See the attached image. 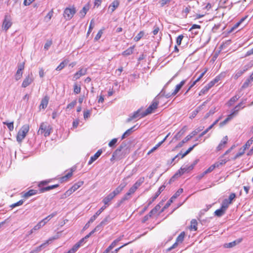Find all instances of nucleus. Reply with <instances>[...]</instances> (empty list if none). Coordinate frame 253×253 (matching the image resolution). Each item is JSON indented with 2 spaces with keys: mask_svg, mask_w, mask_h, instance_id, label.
I'll list each match as a JSON object with an SVG mask.
<instances>
[{
  "mask_svg": "<svg viewBox=\"0 0 253 253\" xmlns=\"http://www.w3.org/2000/svg\"><path fill=\"white\" fill-rule=\"evenodd\" d=\"M143 114V112H141V109H139L136 111L134 112L133 114H130L129 116V117L126 120V122L128 123L134 119L144 117L145 116H142Z\"/></svg>",
  "mask_w": 253,
  "mask_h": 253,
  "instance_id": "obj_7",
  "label": "nucleus"
},
{
  "mask_svg": "<svg viewBox=\"0 0 253 253\" xmlns=\"http://www.w3.org/2000/svg\"><path fill=\"white\" fill-rule=\"evenodd\" d=\"M186 81V80H183L178 84L176 85L174 90L172 92V95H173V96L175 95L178 93V92L180 90L181 87L185 84Z\"/></svg>",
  "mask_w": 253,
  "mask_h": 253,
  "instance_id": "obj_16",
  "label": "nucleus"
},
{
  "mask_svg": "<svg viewBox=\"0 0 253 253\" xmlns=\"http://www.w3.org/2000/svg\"><path fill=\"white\" fill-rule=\"evenodd\" d=\"M161 143H158L157 145H156L155 146H154L153 148H152L148 153L147 155H149L154 151H155L156 150H157L160 146H161Z\"/></svg>",
  "mask_w": 253,
  "mask_h": 253,
  "instance_id": "obj_59",
  "label": "nucleus"
},
{
  "mask_svg": "<svg viewBox=\"0 0 253 253\" xmlns=\"http://www.w3.org/2000/svg\"><path fill=\"white\" fill-rule=\"evenodd\" d=\"M57 213L56 212H53L51 214H49L47 216H46L45 218L42 220V221L44 222V225L48 221H49L52 217L55 216L56 215Z\"/></svg>",
  "mask_w": 253,
  "mask_h": 253,
  "instance_id": "obj_30",
  "label": "nucleus"
},
{
  "mask_svg": "<svg viewBox=\"0 0 253 253\" xmlns=\"http://www.w3.org/2000/svg\"><path fill=\"white\" fill-rule=\"evenodd\" d=\"M88 9V8L84 6L83 8V9L80 11V14L81 18H83L85 16Z\"/></svg>",
  "mask_w": 253,
  "mask_h": 253,
  "instance_id": "obj_47",
  "label": "nucleus"
},
{
  "mask_svg": "<svg viewBox=\"0 0 253 253\" xmlns=\"http://www.w3.org/2000/svg\"><path fill=\"white\" fill-rule=\"evenodd\" d=\"M103 226H104L100 223L93 230L91 231V233H94L95 232L101 231Z\"/></svg>",
  "mask_w": 253,
  "mask_h": 253,
  "instance_id": "obj_45",
  "label": "nucleus"
},
{
  "mask_svg": "<svg viewBox=\"0 0 253 253\" xmlns=\"http://www.w3.org/2000/svg\"><path fill=\"white\" fill-rule=\"evenodd\" d=\"M46 244V243H44L42 244L41 246L37 247L36 249L34 250V251H35V253H37L40 252L42 250V249L45 246Z\"/></svg>",
  "mask_w": 253,
  "mask_h": 253,
  "instance_id": "obj_61",
  "label": "nucleus"
},
{
  "mask_svg": "<svg viewBox=\"0 0 253 253\" xmlns=\"http://www.w3.org/2000/svg\"><path fill=\"white\" fill-rule=\"evenodd\" d=\"M49 97L47 96H45L42 100L41 101V104L40 105V108L41 109H45L47 105H48V101H49Z\"/></svg>",
  "mask_w": 253,
  "mask_h": 253,
  "instance_id": "obj_15",
  "label": "nucleus"
},
{
  "mask_svg": "<svg viewBox=\"0 0 253 253\" xmlns=\"http://www.w3.org/2000/svg\"><path fill=\"white\" fill-rule=\"evenodd\" d=\"M52 42L51 40H48L46 41V43H45L44 45V48L45 50H48L49 48V47L52 45Z\"/></svg>",
  "mask_w": 253,
  "mask_h": 253,
  "instance_id": "obj_55",
  "label": "nucleus"
},
{
  "mask_svg": "<svg viewBox=\"0 0 253 253\" xmlns=\"http://www.w3.org/2000/svg\"><path fill=\"white\" fill-rule=\"evenodd\" d=\"M102 153V149H99L97 151V152L92 156H91L90 158L89 161L88 162V165H91L93 162H94L96 160H97L99 157Z\"/></svg>",
  "mask_w": 253,
  "mask_h": 253,
  "instance_id": "obj_12",
  "label": "nucleus"
},
{
  "mask_svg": "<svg viewBox=\"0 0 253 253\" xmlns=\"http://www.w3.org/2000/svg\"><path fill=\"white\" fill-rule=\"evenodd\" d=\"M50 182V179L42 181L39 183L38 186L40 188H41V187H42V186L45 185L47 184L48 183H49Z\"/></svg>",
  "mask_w": 253,
  "mask_h": 253,
  "instance_id": "obj_58",
  "label": "nucleus"
},
{
  "mask_svg": "<svg viewBox=\"0 0 253 253\" xmlns=\"http://www.w3.org/2000/svg\"><path fill=\"white\" fill-rule=\"evenodd\" d=\"M204 127V126H199L196 129H195L194 130H193L190 134H189L190 136H191V138H192L193 136L196 135L198 133L201 131L203 130Z\"/></svg>",
  "mask_w": 253,
  "mask_h": 253,
  "instance_id": "obj_32",
  "label": "nucleus"
},
{
  "mask_svg": "<svg viewBox=\"0 0 253 253\" xmlns=\"http://www.w3.org/2000/svg\"><path fill=\"white\" fill-rule=\"evenodd\" d=\"M136 189L133 187V186L128 190L127 192V195H131L134 193V192L136 191Z\"/></svg>",
  "mask_w": 253,
  "mask_h": 253,
  "instance_id": "obj_64",
  "label": "nucleus"
},
{
  "mask_svg": "<svg viewBox=\"0 0 253 253\" xmlns=\"http://www.w3.org/2000/svg\"><path fill=\"white\" fill-rule=\"evenodd\" d=\"M119 1L118 0H114L109 5V9L111 10V12H114L115 9L119 6Z\"/></svg>",
  "mask_w": 253,
  "mask_h": 253,
  "instance_id": "obj_18",
  "label": "nucleus"
},
{
  "mask_svg": "<svg viewBox=\"0 0 253 253\" xmlns=\"http://www.w3.org/2000/svg\"><path fill=\"white\" fill-rule=\"evenodd\" d=\"M123 156V151L121 152L119 150L116 149L113 153V157H117V160L122 159Z\"/></svg>",
  "mask_w": 253,
  "mask_h": 253,
  "instance_id": "obj_25",
  "label": "nucleus"
},
{
  "mask_svg": "<svg viewBox=\"0 0 253 253\" xmlns=\"http://www.w3.org/2000/svg\"><path fill=\"white\" fill-rule=\"evenodd\" d=\"M234 116H232L231 114L230 115H229L228 116V117H227V118L226 119H225L223 122H220V124H219V126L220 127H222L223 126H224L226 124V123L229 121H230V120H231L233 117Z\"/></svg>",
  "mask_w": 253,
  "mask_h": 253,
  "instance_id": "obj_35",
  "label": "nucleus"
},
{
  "mask_svg": "<svg viewBox=\"0 0 253 253\" xmlns=\"http://www.w3.org/2000/svg\"><path fill=\"white\" fill-rule=\"evenodd\" d=\"M115 197L113 195L112 193H110L109 194L107 195L102 200V202L104 203L105 205L106 206H108L110 205L111 201L115 198Z\"/></svg>",
  "mask_w": 253,
  "mask_h": 253,
  "instance_id": "obj_11",
  "label": "nucleus"
},
{
  "mask_svg": "<svg viewBox=\"0 0 253 253\" xmlns=\"http://www.w3.org/2000/svg\"><path fill=\"white\" fill-rule=\"evenodd\" d=\"M253 138H251L246 143V144L243 146V149L244 150H246L247 149H248L250 146L253 144Z\"/></svg>",
  "mask_w": 253,
  "mask_h": 253,
  "instance_id": "obj_38",
  "label": "nucleus"
},
{
  "mask_svg": "<svg viewBox=\"0 0 253 253\" xmlns=\"http://www.w3.org/2000/svg\"><path fill=\"white\" fill-rule=\"evenodd\" d=\"M46 244V243H44L42 244L41 246L37 247L36 249L34 250V251H35V253H37L40 252L42 250V249L45 246Z\"/></svg>",
  "mask_w": 253,
  "mask_h": 253,
  "instance_id": "obj_62",
  "label": "nucleus"
},
{
  "mask_svg": "<svg viewBox=\"0 0 253 253\" xmlns=\"http://www.w3.org/2000/svg\"><path fill=\"white\" fill-rule=\"evenodd\" d=\"M198 145V143L195 144L192 146L189 147L188 149L183 153L181 156V159L183 158L185 156L188 155L193 149L195 147H196Z\"/></svg>",
  "mask_w": 253,
  "mask_h": 253,
  "instance_id": "obj_40",
  "label": "nucleus"
},
{
  "mask_svg": "<svg viewBox=\"0 0 253 253\" xmlns=\"http://www.w3.org/2000/svg\"><path fill=\"white\" fill-rule=\"evenodd\" d=\"M136 125H135L131 127V128L128 129L127 130H126L122 135L121 139L123 140L129 136L133 132V131L135 130V128L136 127Z\"/></svg>",
  "mask_w": 253,
  "mask_h": 253,
  "instance_id": "obj_14",
  "label": "nucleus"
},
{
  "mask_svg": "<svg viewBox=\"0 0 253 253\" xmlns=\"http://www.w3.org/2000/svg\"><path fill=\"white\" fill-rule=\"evenodd\" d=\"M183 191L182 188H179L174 194L170 198V199L167 202L164 207V209H167L170 205L173 202V200L177 198Z\"/></svg>",
  "mask_w": 253,
  "mask_h": 253,
  "instance_id": "obj_8",
  "label": "nucleus"
},
{
  "mask_svg": "<svg viewBox=\"0 0 253 253\" xmlns=\"http://www.w3.org/2000/svg\"><path fill=\"white\" fill-rule=\"evenodd\" d=\"M80 247L79 244L76 243L70 250L73 253H75Z\"/></svg>",
  "mask_w": 253,
  "mask_h": 253,
  "instance_id": "obj_57",
  "label": "nucleus"
},
{
  "mask_svg": "<svg viewBox=\"0 0 253 253\" xmlns=\"http://www.w3.org/2000/svg\"><path fill=\"white\" fill-rule=\"evenodd\" d=\"M144 180V177H141L138 180H137L135 183L133 185V186L136 189L141 186V185L143 183Z\"/></svg>",
  "mask_w": 253,
  "mask_h": 253,
  "instance_id": "obj_31",
  "label": "nucleus"
},
{
  "mask_svg": "<svg viewBox=\"0 0 253 253\" xmlns=\"http://www.w3.org/2000/svg\"><path fill=\"white\" fill-rule=\"evenodd\" d=\"M197 221L196 219H192L191 221V228L194 229V231L197 230Z\"/></svg>",
  "mask_w": 253,
  "mask_h": 253,
  "instance_id": "obj_41",
  "label": "nucleus"
},
{
  "mask_svg": "<svg viewBox=\"0 0 253 253\" xmlns=\"http://www.w3.org/2000/svg\"><path fill=\"white\" fill-rule=\"evenodd\" d=\"M215 107L211 108L210 111L205 115V119H207L210 115L213 114L215 112Z\"/></svg>",
  "mask_w": 253,
  "mask_h": 253,
  "instance_id": "obj_51",
  "label": "nucleus"
},
{
  "mask_svg": "<svg viewBox=\"0 0 253 253\" xmlns=\"http://www.w3.org/2000/svg\"><path fill=\"white\" fill-rule=\"evenodd\" d=\"M184 36L182 35H179L176 39V43L177 45H179L181 43V41L183 38Z\"/></svg>",
  "mask_w": 253,
  "mask_h": 253,
  "instance_id": "obj_63",
  "label": "nucleus"
},
{
  "mask_svg": "<svg viewBox=\"0 0 253 253\" xmlns=\"http://www.w3.org/2000/svg\"><path fill=\"white\" fill-rule=\"evenodd\" d=\"M179 175L181 176L185 172H188L190 171L189 170V167L188 166H186L184 168H181L180 169L178 170Z\"/></svg>",
  "mask_w": 253,
  "mask_h": 253,
  "instance_id": "obj_29",
  "label": "nucleus"
},
{
  "mask_svg": "<svg viewBox=\"0 0 253 253\" xmlns=\"http://www.w3.org/2000/svg\"><path fill=\"white\" fill-rule=\"evenodd\" d=\"M67 64V62H66V60H64L57 66V67L56 68V70L57 71H61L65 67Z\"/></svg>",
  "mask_w": 253,
  "mask_h": 253,
  "instance_id": "obj_39",
  "label": "nucleus"
},
{
  "mask_svg": "<svg viewBox=\"0 0 253 253\" xmlns=\"http://www.w3.org/2000/svg\"><path fill=\"white\" fill-rule=\"evenodd\" d=\"M144 35V32L143 31H140L134 38V40L135 42L139 41Z\"/></svg>",
  "mask_w": 253,
  "mask_h": 253,
  "instance_id": "obj_42",
  "label": "nucleus"
},
{
  "mask_svg": "<svg viewBox=\"0 0 253 253\" xmlns=\"http://www.w3.org/2000/svg\"><path fill=\"white\" fill-rule=\"evenodd\" d=\"M29 130V125H25L22 126L21 129L19 130L16 136V139L18 142H22L25 137L27 133L28 132Z\"/></svg>",
  "mask_w": 253,
  "mask_h": 253,
  "instance_id": "obj_2",
  "label": "nucleus"
},
{
  "mask_svg": "<svg viewBox=\"0 0 253 253\" xmlns=\"http://www.w3.org/2000/svg\"><path fill=\"white\" fill-rule=\"evenodd\" d=\"M13 122H10V123H8V122H3V124L4 125H5L7 126L8 129L10 130V131H12L14 129V126H13Z\"/></svg>",
  "mask_w": 253,
  "mask_h": 253,
  "instance_id": "obj_43",
  "label": "nucleus"
},
{
  "mask_svg": "<svg viewBox=\"0 0 253 253\" xmlns=\"http://www.w3.org/2000/svg\"><path fill=\"white\" fill-rule=\"evenodd\" d=\"M73 175V171L71 170V171L68 172L65 175L61 177L60 178V181L61 183H63L64 182L67 181L69 178H70Z\"/></svg>",
  "mask_w": 253,
  "mask_h": 253,
  "instance_id": "obj_21",
  "label": "nucleus"
},
{
  "mask_svg": "<svg viewBox=\"0 0 253 253\" xmlns=\"http://www.w3.org/2000/svg\"><path fill=\"white\" fill-rule=\"evenodd\" d=\"M81 86L78 85L77 84H74V92L76 94H79L81 92Z\"/></svg>",
  "mask_w": 253,
  "mask_h": 253,
  "instance_id": "obj_46",
  "label": "nucleus"
},
{
  "mask_svg": "<svg viewBox=\"0 0 253 253\" xmlns=\"http://www.w3.org/2000/svg\"><path fill=\"white\" fill-rule=\"evenodd\" d=\"M230 204V202H228V200H227V199H225L224 200H223L222 202L221 207L225 211H226Z\"/></svg>",
  "mask_w": 253,
  "mask_h": 253,
  "instance_id": "obj_33",
  "label": "nucleus"
},
{
  "mask_svg": "<svg viewBox=\"0 0 253 253\" xmlns=\"http://www.w3.org/2000/svg\"><path fill=\"white\" fill-rule=\"evenodd\" d=\"M123 190L119 188L118 186L111 193L113 195L116 197L117 195L119 194Z\"/></svg>",
  "mask_w": 253,
  "mask_h": 253,
  "instance_id": "obj_53",
  "label": "nucleus"
},
{
  "mask_svg": "<svg viewBox=\"0 0 253 253\" xmlns=\"http://www.w3.org/2000/svg\"><path fill=\"white\" fill-rule=\"evenodd\" d=\"M38 193V191L37 190L35 189H31L29 190L28 192H26L24 195L23 197L24 198H28L30 196L36 195Z\"/></svg>",
  "mask_w": 253,
  "mask_h": 253,
  "instance_id": "obj_23",
  "label": "nucleus"
},
{
  "mask_svg": "<svg viewBox=\"0 0 253 253\" xmlns=\"http://www.w3.org/2000/svg\"><path fill=\"white\" fill-rule=\"evenodd\" d=\"M240 97L239 96L237 95H235L231 97L227 103L228 106H231L232 105H233L234 102L237 101L240 98Z\"/></svg>",
  "mask_w": 253,
  "mask_h": 253,
  "instance_id": "obj_26",
  "label": "nucleus"
},
{
  "mask_svg": "<svg viewBox=\"0 0 253 253\" xmlns=\"http://www.w3.org/2000/svg\"><path fill=\"white\" fill-rule=\"evenodd\" d=\"M11 18L10 16L6 13L2 25V29L6 31L12 25Z\"/></svg>",
  "mask_w": 253,
  "mask_h": 253,
  "instance_id": "obj_5",
  "label": "nucleus"
},
{
  "mask_svg": "<svg viewBox=\"0 0 253 253\" xmlns=\"http://www.w3.org/2000/svg\"><path fill=\"white\" fill-rule=\"evenodd\" d=\"M185 237V233L184 232H182L177 237L176 239V241L179 243H181L184 240V238Z\"/></svg>",
  "mask_w": 253,
  "mask_h": 253,
  "instance_id": "obj_36",
  "label": "nucleus"
},
{
  "mask_svg": "<svg viewBox=\"0 0 253 253\" xmlns=\"http://www.w3.org/2000/svg\"><path fill=\"white\" fill-rule=\"evenodd\" d=\"M22 74H23L22 71L17 70L16 74L15 75V80L16 81H18L19 79H20L22 76Z\"/></svg>",
  "mask_w": 253,
  "mask_h": 253,
  "instance_id": "obj_54",
  "label": "nucleus"
},
{
  "mask_svg": "<svg viewBox=\"0 0 253 253\" xmlns=\"http://www.w3.org/2000/svg\"><path fill=\"white\" fill-rule=\"evenodd\" d=\"M24 202V201L23 200H20L18 202H16V203H14V204H12L11 205H10V207L11 208H14L15 207H18V206L22 205L23 204Z\"/></svg>",
  "mask_w": 253,
  "mask_h": 253,
  "instance_id": "obj_52",
  "label": "nucleus"
},
{
  "mask_svg": "<svg viewBox=\"0 0 253 253\" xmlns=\"http://www.w3.org/2000/svg\"><path fill=\"white\" fill-rule=\"evenodd\" d=\"M76 104H77V101L76 100H75L73 101H72L71 103L68 104V105L67 106V109L73 108L76 105Z\"/></svg>",
  "mask_w": 253,
  "mask_h": 253,
  "instance_id": "obj_60",
  "label": "nucleus"
},
{
  "mask_svg": "<svg viewBox=\"0 0 253 253\" xmlns=\"http://www.w3.org/2000/svg\"><path fill=\"white\" fill-rule=\"evenodd\" d=\"M218 167V164H214L210 166L205 171V174H208L211 172L215 168Z\"/></svg>",
  "mask_w": 253,
  "mask_h": 253,
  "instance_id": "obj_37",
  "label": "nucleus"
},
{
  "mask_svg": "<svg viewBox=\"0 0 253 253\" xmlns=\"http://www.w3.org/2000/svg\"><path fill=\"white\" fill-rule=\"evenodd\" d=\"M252 82L253 81L252 80H250V78H249L244 83V84H243V85L242 86V88H247Z\"/></svg>",
  "mask_w": 253,
  "mask_h": 253,
  "instance_id": "obj_44",
  "label": "nucleus"
},
{
  "mask_svg": "<svg viewBox=\"0 0 253 253\" xmlns=\"http://www.w3.org/2000/svg\"><path fill=\"white\" fill-rule=\"evenodd\" d=\"M134 48V45L129 47L128 48L123 52L122 55L124 56H128L131 54L133 52Z\"/></svg>",
  "mask_w": 253,
  "mask_h": 253,
  "instance_id": "obj_24",
  "label": "nucleus"
},
{
  "mask_svg": "<svg viewBox=\"0 0 253 253\" xmlns=\"http://www.w3.org/2000/svg\"><path fill=\"white\" fill-rule=\"evenodd\" d=\"M80 247L79 244L76 243L70 250L73 253H75Z\"/></svg>",
  "mask_w": 253,
  "mask_h": 253,
  "instance_id": "obj_56",
  "label": "nucleus"
},
{
  "mask_svg": "<svg viewBox=\"0 0 253 253\" xmlns=\"http://www.w3.org/2000/svg\"><path fill=\"white\" fill-rule=\"evenodd\" d=\"M242 239L239 238V239H238L237 240L234 241L232 242L225 244L224 245V247L226 248H232V247L235 246L236 245H237V244L240 243L242 242Z\"/></svg>",
  "mask_w": 253,
  "mask_h": 253,
  "instance_id": "obj_13",
  "label": "nucleus"
},
{
  "mask_svg": "<svg viewBox=\"0 0 253 253\" xmlns=\"http://www.w3.org/2000/svg\"><path fill=\"white\" fill-rule=\"evenodd\" d=\"M202 106H199L196 110H195L191 113L190 118L191 119L194 118L196 116L197 114L199 113V112L202 109Z\"/></svg>",
  "mask_w": 253,
  "mask_h": 253,
  "instance_id": "obj_34",
  "label": "nucleus"
},
{
  "mask_svg": "<svg viewBox=\"0 0 253 253\" xmlns=\"http://www.w3.org/2000/svg\"><path fill=\"white\" fill-rule=\"evenodd\" d=\"M76 12L75 7H67L65 9L63 13V16L66 20H70Z\"/></svg>",
  "mask_w": 253,
  "mask_h": 253,
  "instance_id": "obj_4",
  "label": "nucleus"
},
{
  "mask_svg": "<svg viewBox=\"0 0 253 253\" xmlns=\"http://www.w3.org/2000/svg\"><path fill=\"white\" fill-rule=\"evenodd\" d=\"M33 77L32 73L31 74L28 75L24 80L22 84V87H26L28 85H29L33 81Z\"/></svg>",
  "mask_w": 253,
  "mask_h": 253,
  "instance_id": "obj_9",
  "label": "nucleus"
},
{
  "mask_svg": "<svg viewBox=\"0 0 253 253\" xmlns=\"http://www.w3.org/2000/svg\"><path fill=\"white\" fill-rule=\"evenodd\" d=\"M159 104V101L156 98L154 99L152 104L143 112V114L142 116H146L150 114H151L153 111L157 108Z\"/></svg>",
  "mask_w": 253,
  "mask_h": 253,
  "instance_id": "obj_3",
  "label": "nucleus"
},
{
  "mask_svg": "<svg viewBox=\"0 0 253 253\" xmlns=\"http://www.w3.org/2000/svg\"><path fill=\"white\" fill-rule=\"evenodd\" d=\"M184 131H185L183 129H181L179 131H178L174 135V136L172 138V141H174V140L175 141H176V140L179 139L181 137V136L183 135Z\"/></svg>",
  "mask_w": 253,
  "mask_h": 253,
  "instance_id": "obj_27",
  "label": "nucleus"
},
{
  "mask_svg": "<svg viewBox=\"0 0 253 253\" xmlns=\"http://www.w3.org/2000/svg\"><path fill=\"white\" fill-rule=\"evenodd\" d=\"M245 107V106H242L240 103H239L238 105H237L232 110V112H231V114L232 115V116H235L236 115L239 111L241 109H243L244 108V107Z\"/></svg>",
  "mask_w": 253,
  "mask_h": 253,
  "instance_id": "obj_20",
  "label": "nucleus"
},
{
  "mask_svg": "<svg viewBox=\"0 0 253 253\" xmlns=\"http://www.w3.org/2000/svg\"><path fill=\"white\" fill-rule=\"evenodd\" d=\"M191 138V136H190L189 135H187L184 139H183L177 145V146L175 147V148L176 149L181 147L185 143L190 140Z\"/></svg>",
  "mask_w": 253,
  "mask_h": 253,
  "instance_id": "obj_22",
  "label": "nucleus"
},
{
  "mask_svg": "<svg viewBox=\"0 0 253 253\" xmlns=\"http://www.w3.org/2000/svg\"><path fill=\"white\" fill-rule=\"evenodd\" d=\"M248 69V67L247 66H245L243 68V70H240L236 72L234 75V79H237L241 76H242L247 70Z\"/></svg>",
  "mask_w": 253,
  "mask_h": 253,
  "instance_id": "obj_19",
  "label": "nucleus"
},
{
  "mask_svg": "<svg viewBox=\"0 0 253 253\" xmlns=\"http://www.w3.org/2000/svg\"><path fill=\"white\" fill-rule=\"evenodd\" d=\"M210 88L209 87H208V86L206 85V86H205L199 92V95H202L204 94H205L206 92H207L208 91V90L210 89Z\"/></svg>",
  "mask_w": 253,
  "mask_h": 253,
  "instance_id": "obj_50",
  "label": "nucleus"
},
{
  "mask_svg": "<svg viewBox=\"0 0 253 253\" xmlns=\"http://www.w3.org/2000/svg\"><path fill=\"white\" fill-rule=\"evenodd\" d=\"M84 184V182L82 181H79L76 183L74 184L71 188H70L68 190H67L65 193V195L66 196H68L70 195L72 193L79 189L80 187H81Z\"/></svg>",
  "mask_w": 253,
  "mask_h": 253,
  "instance_id": "obj_6",
  "label": "nucleus"
},
{
  "mask_svg": "<svg viewBox=\"0 0 253 253\" xmlns=\"http://www.w3.org/2000/svg\"><path fill=\"white\" fill-rule=\"evenodd\" d=\"M52 130V126L47 123L41 124L38 131V134H43L45 137L49 136Z\"/></svg>",
  "mask_w": 253,
  "mask_h": 253,
  "instance_id": "obj_1",
  "label": "nucleus"
},
{
  "mask_svg": "<svg viewBox=\"0 0 253 253\" xmlns=\"http://www.w3.org/2000/svg\"><path fill=\"white\" fill-rule=\"evenodd\" d=\"M228 140V137L227 136H225L223 138V139L220 141L219 145L217 146L216 148V150L217 151H220L225 146V145L227 143Z\"/></svg>",
  "mask_w": 253,
  "mask_h": 253,
  "instance_id": "obj_17",
  "label": "nucleus"
},
{
  "mask_svg": "<svg viewBox=\"0 0 253 253\" xmlns=\"http://www.w3.org/2000/svg\"><path fill=\"white\" fill-rule=\"evenodd\" d=\"M226 211L221 207L214 211V215L217 217L222 216L225 213Z\"/></svg>",
  "mask_w": 253,
  "mask_h": 253,
  "instance_id": "obj_28",
  "label": "nucleus"
},
{
  "mask_svg": "<svg viewBox=\"0 0 253 253\" xmlns=\"http://www.w3.org/2000/svg\"><path fill=\"white\" fill-rule=\"evenodd\" d=\"M87 70V68H81L79 71L76 72L74 75L73 80H77L79 79L81 76H83L86 74Z\"/></svg>",
  "mask_w": 253,
  "mask_h": 253,
  "instance_id": "obj_10",
  "label": "nucleus"
},
{
  "mask_svg": "<svg viewBox=\"0 0 253 253\" xmlns=\"http://www.w3.org/2000/svg\"><path fill=\"white\" fill-rule=\"evenodd\" d=\"M110 216L108 215L100 223L104 226L110 222Z\"/></svg>",
  "mask_w": 253,
  "mask_h": 253,
  "instance_id": "obj_49",
  "label": "nucleus"
},
{
  "mask_svg": "<svg viewBox=\"0 0 253 253\" xmlns=\"http://www.w3.org/2000/svg\"><path fill=\"white\" fill-rule=\"evenodd\" d=\"M44 225V222L42 221V220H41L36 225H35L33 229L35 231L39 230V229H40Z\"/></svg>",
  "mask_w": 253,
  "mask_h": 253,
  "instance_id": "obj_48",
  "label": "nucleus"
}]
</instances>
